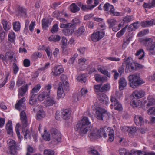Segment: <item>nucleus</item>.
<instances>
[{"label": "nucleus", "mask_w": 155, "mask_h": 155, "mask_svg": "<svg viewBox=\"0 0 155 155\" xmlns=\"http://www.w3.org/2000/svg\"><path fill=\"white\" fill-rule=\"evenodd\" d=\"M126 69H127L129 72H131L134 69V66H135L134 63L132 62L126 63Z\"/></svg>", "instance_id": "bb28decb"}, {"label": "nucleus", "mask_w": 155, "mask_h": 155, "mask_svg": "<svg viewBox=\"0 0 155 155\" xmlns=\"http://www.w3.org/2000/svg\"><path fill=\"white\" fill-rule=\"evenodd\" d=\"M2 23L3 25L4 29L5 31H7L9 29L10 26L8 25V22L6 21L3 20L2 21Z\"/></svg>", "instance_id": "de8ad7c7"}, {"label": "nucleus", "mask_w": 155, "mask_h": 155, "mask_svg": "<svg viewBox=\"0 0 155 155\" xmlns=\"http://www.w3.org/2000/svg\"><path fill=\"white\" fill-rule=\"evenodd\" d=\"M41 87V86L40 85L37 84L31 90V94H34V93H37Z\"/></svg>", "instance_id": "a19ab883"}, {"label": "nucleus", "mask_w": 155, "mask_h": 155, "mask_svg": "<svg viewBox=\"0 0 155 155\" xmlns=\"http://www.w3.org/2000/svg\"><path fill=\"white\" fill-rule=\"evenodd\" d=\"M78 81L81 82H85L86 81V78L84 75H80L77 78Z\"/></svg>", "instance_id": "8fccbe9b"}, {"label": "nucleus", "mask_w": 155, "mask_h": 155, "mask_svg": "<svg viewBox=\"0 0 155 155\" xmlns=\"http://www.w3.org/2000/svg\"><path fill=\"white\" fill-rule=\"evenodd\" d=\"M46 132V130H44V134L42 135V137L45 140L49 141L50 140V135L49 133Z\"/></svg>", "instance_id": "49530a36"}, {"label": "nucleus", "mask_w": 155, "mask_h": 155, "mask_svg": "<svg viewBox=\"0 0 155 155\" xmlns=\"http://www.w3.org/2000/svg\"><path fill=\"white\" fill-rule=\"evenodd\" d=\"M110 101L112 104L111 105V108L113 106H114V108L115 110L121 111L122 110V105L118 102V101L115 98V97L112 96H111Z\"/></svg>", "instance_id": "6e6552de"}, {"label": "nucleus", "mask_w": 155, "mask_h": 155, "mask_svg": "<svg viewBox=\"0 0 155 155\" xmlns=\"http://www.w3.org/2000/svg\"><path fill=\"white\" fill-rule=\"evenodd\" d=\"M64 71V69L61 65L55 66L52 69L51 73L55 76L59 75Z\"/></svg>", "instance_id": "9b49d317"}, {"label": "nucleus", "mask_w": 155, "mask_h": 155, "mask_svg": "<svg viewBox=\"0 0 155 155\" xmlns=\"http://www.w3.org/2000/svg\"><path fill=\"white\" fill-rule=\"evenodd\" d=\"M90 124V122L88 118L84 117L77 124L75 127V130L79 131L80 135L83 136L86 134L88 130Z\"/></svg>", "instance_id": "f257e3e1"}, {"label": "nucleus", "mask_w": 155, "mask_h": 155, "mask_svg": "<svg viewBox=\"0 0 155 155\" xmlns=\"http://www.w3.org/2000/svg\"><path fill=\"white\" fill-rule=\"evenodd\" d=\"M13 73L15 74H16L18 72L19 68L17 65L15 63L13 64Z\"/></svg>", "instance_id": "4d7b16f0"}, {"label": "nucleus", "mask_w": 155, "mask_h": 155, "mask_svg": "<svg viewBox=\"0 0 155 155\" xmlns=\"http://www.w3.org/2000/svg\"><path fill=\"white\" fill-rule=\"evenodd\" d=\"M107 22L109 25V28H110L115 25L116 21L114 19H109L107 20Z\"/></svg>", "instance_id": "72a5a7b5"}, {"label": "nucleus", "mask_w": 155, "mask_h": 155, "mask_svg": "<svg viewBox=\"0 0 155 155\" xmlns=\"http://www.w3.org/2000/svg\"><path fill=\"white\" fill-rule=\"evenodd\" d=\"M98 98L101 103L107 104L108 102V99L107 96L104 94H100L98 97Z\"/></svg>", "instance_id": "6ab92c4d"}, {"label": "nucleus", "mask_w": 155, "mask_h": 155, "mask_svg": "<svg viewBox=\"0 0 155 155\" xmlns=\"http://www.w3.org/2000/svg\"><path fill=\"white\" fill-rule=\"evenodd\" d=\"M13 54H14L12 52H6L5 54L6 59H8L10 60L11 61H13Z\"/></svg>", "instance_id": "f704fd0d"}, {"label": "nucleus", "mask_w": 155, "mask_h": 155, "mask_svg": "<svg viewBox=\"0 0 155 155\" xmlns=\"http://www.w3.org/2000/svg\"><path fill=\"white\" fill-rule=\"evenodd\" d=\"M13 26L14 30L15 31H19L20 28V23L19 22H15L13 23Z\"/></svg>", "instance_id": "4c0bfd02"}, {"label": "nucleus", "mask_w": 155, "mask_h": 155, "mask_svg": "<svg viewBox=\"0 0 155 155\" xmlns=\"http://www.w3.org/2000/svg\"><path fill=\"white\" fill-rule=\"evenodd\" d=\"M108 133L109 138L108 141L112 142L114 140V131L113 130L110 129V130L108 132Z\"/></svg>", "instance_id": "c9c22d12"}, {"label": "nucleus", "mask_w": 155, "mask_h": 155, "mask_svg": "<svg viewBox=\"0 0 155 155\" xmlns=\"http://www.w3.org/2000/svg\"><path fill=\"white\" fill-rule=\"evenodd\" d=\"M6 129L7 131V133L8 134L12 135V134L13 130L11 121L9 120L6 124Z\"/></svg>", "instance_id": "aec40b11"}, {"label": "nucleus", "mask_w": 155, "mask_h": 155, "mask_svg": "<svg viewBox=\"0 0 155 155\" xmlns=\"http://www.w3.org/2000/svg\"><path fill=\"white\" fill-rule=\"evenodd\" d=\"M96 32L94 33L91 35V38L92 40L94 42H96L99 41V39Z\"/></svg>", "instance_id": "6e6d98bb"}, {"label": "nucleus", "mask_w": 155, "mask_h": 155, "mask_svg": "<svg viewBox=\"0 0 155 155\" xmlns=\"http://www.w3.org/2000/svg\"><path fill=\"white\" fill-rule=\"evenodd\" d=\"M20 119L21 121L22 124V132L21 133H22L24 136V137L27 139V137L30 136V131L28 129H25V128L28 125V120L26 114L24 110L21 111L20 114Z\"/></svg>", "instance_id": "20e7f679"}, {"label": "nucleus", "mask_w": 155, "mask_h": 155, "mask_svg": "<svg viewBox=\"0 0 155 155\" xmlns=\"http://www.w3.org/2000/svg\"><path fill=\"white\" fill-rule=\"evenodd\" d=\"M58 87L57 91L58 96L59 98L64 97V89L63 84L61 82H59L58 84Z\"/></svg>", "instance_id": "2eb2a0df"}, {"label": "nucleus", "mask_w": 155, "mask_h": 155, "mask_svg": "<svg viewBox=\"0 0 155 155\" xmlns=\"http://www.w3.org/2000/svg\"><path fill=\"white\" fill-rule=\"evenodd\" d=\"M110 130V128L106 126L101 128L98 130L95 129L88 136V137L91 140L97 139L102 136L106 137H107V134L108 133Z\"/></svg>", "instance_id": "f03ea898"}, {"label": "nucleus", "mask_w": 155, "mask_h": 155, "mask_svg": "<svg viewBox=\"0 0 155 155\" xmlns=\"http://www.w3.org/2000/svg\"><path fill=\"white\" fill-rule=\"evenodd\" d=\"M140 42L145 45L146 47L148 46V44L151 43L153 41V39L151 38H148L145 39H141L140 40Z\"/></svg>", "instance_id": "5701e85b"}, {"label": "nucleus", "mask_w": 155, "mask_h": 155, "mask_svg": "<svg viewBox=\"0 0 155 155\" xmlns=\"http://www.w3.org/2000/svg\"><path fill=\"white\" fill-rule=\"evenodd\" d=\"M67 40L66 38L64 37H62L61 43L62 44V48L63 51L66 50V47L67 45Z\"/></svg>", "instance_id": "c756f323"}, {"label": "nucleus", "mask_w": 155, "mask_h": 155, "mask_svg": "<svg viewBox=\"0 0 155 155\" xmlns=\"http://www.w3.org/2000/svg\"><path fill=\"white\" fill-rule=\"evenodd\" d=\"M25 97H23L19 100L18 102L16 103L15 105V108L16 109H17L19 110H20V108L22 106L21 105L23 103V102H25Z\"/></svg>", "instance_id": "393cba45"}, {"label": "nucleus", "mask_w": 155, "mask_h": 155, "mask_svg": "<svg viewBox=\"0 0 155 155\" xmlns=\"http://www.w3.org/2000/svg\"><path fill=\"white\" fill-rule=\"evenodd\" d=\"M43 103L46 107H49L56 104L57 102L54 97L50 96L47 97V98H46V100L43 102Z\"/></svg>", "instance_id": "9d476101"}, {"label": "nucleus", "mask_w": 155, "mask_h": 155, "mask_svg": "<svg viewBox=\"0 0 155 155\" xmlns=\"http://www.w3.org/2000/svg\"><path fill=\"white\" fill-rule=\"evenodd\" d=\"M145 94V92L143 90H136L133 93L132 95L134 98L139 99L143 97Z\"/></svg>", "instance_id": "f8f14e48"}, {"label": "nucleus", "mask_w": 155, "mask_h": 155, "mask_svg": "<svg viewBox=\"0 0 155 155\" xmlns=\"http://www.w3.org/2000/svg\"><path fill=\"white\" fill-rule=\"evenodd\" d=\"M140 103V101L137 100H134L132 102V104L134 107H137L139 105V104Z\"/></svg>", "instance_id": "e2e57ef3"}, {"label": "nucleus", "mask_w": 155, "mask_h": 155, "mask_svg": "<svg viewBox=\"0 0 155 155\" xmlns=\"http://www.w3.org/2000/svg\"><path fill=\"white\" fill-rule=\"evenodd\" d=\"M102 84L95 85L94 86V88L95 92H101V87Z\"/></svg>", "instance_id": "680f3d73"}, {"label": "nucleus", "mask_w": 155, "mask_h": 155, "mask_svg": "<svg viewBox=\"0 0 155 155\" xmlns=\"http://www.w3.org/2000/svg\"><path fill=\"white\" fill-rule=\"evenodd\" d=\"M103 112H104L103 113V119L104 118L107 120L109 119L110 115V114L107 111L104 109Z\"/></svg>", "instance_id": "603ef678"}, {"label": "nucleus", "mask_w": 155, "mask_h": 155, "mask_svg": "<svg viewBox=\"0 0 155 155\" xmlns=\"http://www.w3.org/2000/svg\"><path fill=\"white\" fill-rule=\"evenodd\" d=\"M80 91L81 96H83V97L84 98L85 97V95L88 92L87 90L83 88Z\"/></svg>", "instance_id": "338daca9"}, {"label": "nucleus", "mask_w": 155, "mask_h": 155, "mask_svg": "<svg viewBox=\"0 0 155 155\" xmlns=\"http://www.w3.org/2000/svg\"><path fill=\"white\" fill-rule=\"evenodd\" d=\"M85 31L84 27L83 26L80 27L75 32V34L77 36L82 35Z\"/></svg>", "instance_id": "2f4dec72"}, {"label": "nucleus", "mask_w": 155, "mask_h": 155, "mask_svg": "<svg viewBox=\"0 0 155 155\" xmlns=\"http://www.w3.org/2000/svg\"><path fill=\"white\" fill-rule=\"evenodd\" d=\"M133 18V16H128L125 17L123 20L124 23H127L130 22Z\"/></svg>", "instance_id": "3c124183"}, {"label": "nucleus", "mask_w": 155, "mask_h": 155, "mask_svg": "<svg viewBox=\"0 0 155 155\" xmlns=\"http://www.w3.org/2000/svg\"><path fill=\"white\" fill-rule=\"evenodd\" d=\"M45 116V112L43 111L42 109H41L39 110L37 114V119L38 120H40L42 118L44 117Z\"/></svg>", "instance_id": "cd10ccee"}, {"label": "nucleus", "mask_w": 155, "mask_h": 155, "mask_svg": "<svg viewBox=\"0 0 155 155\" xmlns=\"http://www.w3.org/2000/svg\"><path fill=\"white\" fill-rule=\"evenodd\" d=\"M148 102L147 104V106L148 107L149 106L152 105L153 104H154L155 102V100L154 99L150 96L148 97Z\"/></svg>", "instance_id": "a18cd8bd"}, {"label": "nucleus", "mask_w": 155, "mask_h": 155, "mask_svg": "<svg viewBox=\"0 0 155 155\" xmlns=\"http://www.w3.org/2000/svg\"><path fill=\"white\" fill-rule=\"evenodd\" d=\"M128 129V132L129 133V136L130 137H132L135 134L137 131L136 128L134 127H129Z\"/></svg>", "instance_id": "b1692460"}, {"label": "nucleus", "mask_w": 155, "mask_h": 155, "mask_svg": "<svg viewBox=\"0 0 155 155\" xmlns=\"http://www.w3.org/2000/svg\"><path fill=\"white\" fill-rule=\"evenodd\" d=\"M15 39V34L13 32H11L8 35V40L11 42H13Z\"/></svg>", "instance_id": "58836bf2"}, {"label": "nucleus", "mask_w": 155, "mask_h": 155, "mask_svg": "<svg viewBox=\"0 0 155 155\" xmlns=\"http://www.w3.org/2000/svg\"><path fill=\"white\" fill-rule=\"evenodd\" d=\"M110 88V86L108 84H106L104 85L101 88V92H106L109 90Z\"/></svg>", "instance_id": "473e14b6"}, {"label": "nucleus", "mask_w": 155, "mask_h": 155, "mask_svg": "<svg viewBox=\"0 0 155 155\" xmlns=\"http://www.w3.org/2000/svg\"><path fill=\"white\" fill-rule=\"evenodd\" d=\"M20 119L21 121L22 124V132L21 133H22L24 136V137L27 139V137L30 136V131L28 129H25V128L28 125V120L26 114L24 110L21 111L20 114Z\"/></svg>", "instance_id": "7ed1b4c3"}, {"label": "nucleus", "mask_w": 155, "mask_h": 155, "mask_svg": "<svg viewBox=\"0 0 155 155\" xmlns=\"http://www.w3.org/2000/svg\"><path fill=\"white\" fill-rule=\"evenodd\" d=\"M61 39L60 37L57 35H52L50 37L49 40L51 41L57 42L60 41Z\"/></svg>", "instance_id": "c85d7f7f"}, {"label": "nucleus", "mask_w": 155, "mask_h": 155, "mask_svg": "<svg viewBox=\"0 0 155 155\" xmlns=\"http://www.w3.org/2000/svg\"><path fill=\"white\" fill-rule=\"evenodd\" d=\"M50 64L49 63H47L45 64L44 67L40 68L38 70L39 72L43 71L48 69L49 67Z\"/></svg>", "instance_id": "bf43d9fd"}, {"label": "nucleus", "mask_w": 155, "mask_h": 155, "mask_svg": "<svg viewBox=\"0 0 155 155\" xmlns=\"http://www.w3.org/2000/svg\"><path fill=\"white\" fill-rule=\"evenodd\" d=\"M64 89L67 91H68L70 90L69 83L66 81L65 82L63 83Z\"/></svg>", "instance_id": "0e129e2a"}, {"label": "nucleus", "mask_w": 155, "mask_h": 155, "mask_svg": "<svg viewBox=\"0 0 155 155\" xmlns=\"http://www.w3.org/2000/svg\"><path fill=\"white\" fill-rule=\"evenodd\" d=\"M42 54L41 53L39 52H35L32 54L31 58L33 60L35 61L38 58H40Z\"/></svg>", "instance_id": "7c9ffc66"}, {"label": "nucleus", "mask_w": 155, "mask_h": 155, "mask_svg": "<svg viewBox=\"0 0 155 155\" xmlns=\"http://www.w3.org/2000/svg\"><path fill=\"white\" fill-rule=\"evenodd\" d=\"M8 145L11 154L16 155L17 150L19 148V146L16 142L12 139H10L8 141Z\"/></svg>", "instance_id": "423d86ee"}, {"label": "nucleus", "mask_w": 155, "mask_h": 155, "mask_svg": "<svg viewBox=\"0 0 155 155\" xmlns=\"http://www.w3.org/2000/svg\"><path fill=\"white\" fill-rule=\"evenodd\" d=\"M51 132L52 135V138L54 141L57 142L61 141V136L60 132L57 129L52 128L51 130Z\"/></svg>", "instance_id": "0eeeda50"}, {"label": "nucleus", "mask_w": 155, "mask_h": 155, "mask_svg": "<svg viewBox=\"0 0 155 155\" xmlns=\"http://www.w3.org/2000/svg\"><path fill=\"white\" fill-rule=\"evenodd\" d=\"M42 26L43 27L46 29L48 26L49 20L43 19L42 21Z\"/></svg>", "instance_id": "864d4df0"}, {"label": "nucleus", "mask_w": 155, "mask_h": 155, "mask_svg": "<svg viewBox=\"0 0 155 155\" xmlns=\"http://www.w3.org/2000/svg\"><path fill=\"white\" fill-rule=\"evenodd\" d=\"M70 10L73 13H75L80 10V8L75 3H73L70 6Z\"/></svg>", "instance_id": "a878e982"}, {"label": "nucleus", "mask_w": 155, "mask_h": 155, "mask_svg": "<svg viewBox=\"0 0 155 155\" xmlns=\"http://www.w3.org/2000/svg\"><path fill=\"white\" fill-rule=\"evenodd\" d=\"M141 54H142V55L139 58V59L140 60L142 59L144 56V52L143 50L142 49H140L138 50L137 52L135 54V55L137 56H139Z\"/></svg>", "instance_id": "79ce46f5"}, {"label": "nucleus", "mask_w": 155, "mask_h": 155, "mask_svg": "<svg viewBox=\"0 0 155 155\" xmlns=\"http://www.w3.org/2000/svg\"><path fill=\"white\" fill-rule=\"evenodd\" d=\"M28 88L27 84H25L19 88L18 90V96H23L25 95Z\"/></svg>", "instance_id": "f3484780"}, {"label": "nucleus", "mask_w": 155, "mask_h": 155, "mask_svg": "<svg viewBox=\"0 0 155 155\" xmlns=\"http://www.w3.org/2000/svg\"><path fill=\"white\" fill-rule=\"evenodd\" d=\"M19 15L22 17H25L27 14L26 9L22 7L19 6L18 8Z\"/></svg>", "instance_id": "412c9836"}, {"label": "nucleus", "mask_w": 155, "mask_h": 155, "mask_svg": "<svg viewBox=\"0 0 155 155\" xmlns=\"http://www.w3.org/2000/svg\"><path fill=\"white\" fill-rule=\"evenodd\" d=\"M134 122L138 126H141L144 123V120L141 116L136 115L134 118Z\"/></svg>", "instance_id": "ddd939ff"}, {"label": "nucleus", "mask_w": 155, "mask_h": 155, "mask_svg": "<svg viewBox=\"0 0 155 155\" xmlns=\"http://www.w3.org/2000/svg\"><path fill=\"white\" fill-rule=\"evenodd\" d=\"M96 110V114H95L96 117L99 120H103L104 109L100 107H98Z\"/></svg>", "instance_id": "4468645a"}, {"label": "nucleus", "mask_w": 155, "mask_h": 155, "mask_svg": "<svg viewBox=\"0 0 155 155\" xmlns=\"http://www.w3.org/2000/svg\"><path fill=\"white\" fill-rule=\"evenodd\" d=\"M36 94H31L29 100V103L31 105H33L36 104L37 102Z\"/></svg>", "instance_id": "4be33fe9"}, {"label": "nucleus", "mask_w": 155, "mask_h": 155, "mask_svg": "<svg viewBox=\"0 0 155 155\" xmlns=\"http://www.w3.org/2000/svg\"><path fill=\"white\" fill-rule=\"evenodd\" d=\"M105 11H108L110 9V14L114 16H119L120 15V13L118 12H114V9L113 5H110L108 3L105 4L103 7Z\"/></svg>", "instance_id": "1a4fd4ad"}, {"label": "nucleus", "mask_w": 155, "mask_h": 155, "mask_svg": "<svg viewBox=\"0 0 155 155\" xmlns=\"http://www.w3.org/2000/svg\"><path fill=\"white\" fill-rule=\"evenodd\" d=\"M127 27V25L124 28H122L120 31L118 32L116 35L117 37L119 38L122 36L125 32V29Z\"/></svg>", "instance_id": "09e8293b"}, {"label": "nucleus", "mask_w": 155, "mask_h": 155, "mask_svg": "<svg viewBox=\"0 0 155 155\" xmlns=\"http://www.w3.org/2000/svg\"><path fill=\"white\" fill-rule=\"evenodd\" d=\"M95 7V6L93 5H92L91 6L89 5H83L82 7V10L85 11L87 9L91 10L94 7Z\"/></svg>", "instance_id": "13d9d810"}, {"label": "nucleus", "mask_w": 155, "mask_h": 155, "mask_svg": "<svg viewBox=\"0 0 155 155\" xmlns=\"http://www.w3.org/2000/svg\"><path fill=\"white\" fill-rule=\"evenodd\" d=\"M2 30V28L0 26V43H1L4 40L5 37V32Z\"/></svg>", "instance_id": "ea45409f"}, {"label": "nucleus", "mask_w": 155, "mask_h": 155, "mask_svg": "<svg viewBox=\"0 0 155 155\" xmlns=\"http://www.w3.org/2000/svg\"><path fill=\"white\" fill-rule=\"evenodd\" d=\"M25 83V81L23 79L18 77L16 82V86L19 87L24 84Z\"/></svg>", "instance_id": "c03bdc74"}, {"label": "nucleus", "mask_w": 155, "mask_h": 155, "mask_svg": "<svg viewBox=\"0 0 155 155\" xmlns=\"http://www.w3.org/2000/svg\"><path fill=\"white\" fill-rule=\"evenodd\" d=\"M20 127V124L19 123H17L16 124V127H15V130L16 132V134L17 135V136L18 137V138L20 140L21 139V136L20 133L19 132V128Z\"/></svg>", "instance_id": "052dcab7"}, {"label": "nucleus", "mask_w": 155, "mask_h": 155, "mask_svg": "<svg viewBox=\"0 0 155 155\" xmlns=\"http://www.w3.org/2000/svg\"><path fill=\"white\" fill-rule=\"evenodd\" d=\"M94 77L95 80L98 82H101L103 81L104 80L103 77L101 76L99 74H97L95 75Z\"/></svg>", "instance_id": "37998d69"}, {"label": "nucleus", "mask_w": 155, "mask_h": 155, "mask_svg": "<svg viewBox=\"0 0 155 155\" xmlns=\"http://www.w3.org/2000/svg\"><path fill=\"white\" fill-rule=\"evenodd\" d=\"M86 61V59L84 58H81L78 60V63L79 66H82L84 65L85 64Z\"/></svg>", "instance_id": "774afa93"}, {"label": "nucleus", "mask_w": 155, "mask_h": 155, "mask_svg": "<svg viewBox=\"0 0 155 155\" xmlns=\"http://www.w3.org/2000/svg\"><path fill=\"white\" fill-rule=\"evenodd\" d=\"M128 78L130 86L133 88H136L143 83L139 75L137 73L130 75Z\"/></svg>", "instance_id": "39448f33"}, {"label": "nucleus", "mask_w": 155, "mask_h": 155, "mask_svg": "<svg viewBox=\"0 0 155 155\" xmlns=\"http://www.w3.org/2000/svg\"><path fill=\"white\" fill-rule=\"evenodd\" d=\"M119 89L120 90H123L126 87L127 84V81L124 78H121L119 80Z\"/></svg>", "instance_id": "dca6fc26"}, {"label": "nucleus", "mask_w": 155, "mask_h": 155, "mask_svg": "<svg viewBox=\"0 0 155 155\" xmlns=\"http://www.w3.org/2000/svg\"><path fill=\"white\" fill-rule=\"evenodd\" d=\"M74 30V29H66L63 31V33L66 35H72Z\"/></svg>", "instance_id": "e433bc0d"}, {"label": "nucleus", "mask_w": 155, "mask_h": 155, "mask_svg": "<svg viewBox=\"0 0 155 155\" xmlns=\"http://www.w3.org/2000/svg\"><path fill=\"white\" fill-rule=\"evenodd\" d=\"M58 31V25L55 24L53 26L51 30V32L52 33H53L57 32Z\"/></svg>", "instance_id": "69168bd1"}, {"label": "nucleus", "mask_w": 155, "mask_h": 155, "mask_svg": "<svg viewBox=\"0 0 155 155\" xmlns=\"http://www.w3.org/2000/svg\"><path fill=\"white\" fill-rule=\"evenodd\" d=\"M61 113L62 117L64 119L66 120L70 118L71 113L69 110L66 109H63Z\"/></svg>", "instance_id": "a211bd4d"}, {"label": "nucleus", "mask_w": 155, "mask_h": 155, "mask_svg": "<svg viewBox=\"0 0 155 155\" xmlns=\"http://www.w3.org/2000/svg\"><path fill=\"white\" fill-rule=\"evenodd\" d=\"M44 153L45 155H54V151L50 149H46L44 150Z\"/></svg>", "instance_id": "5fc2aeb1"}]
</instances>
